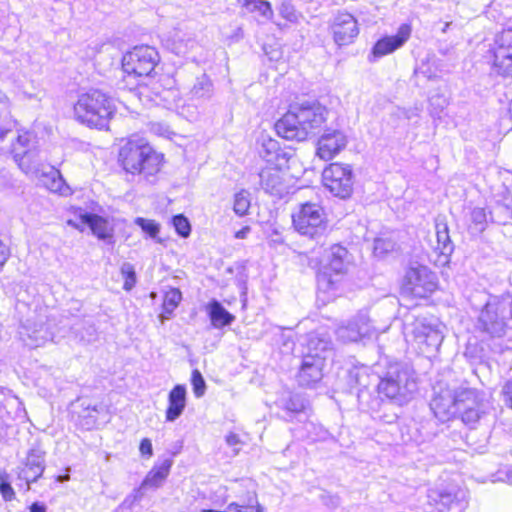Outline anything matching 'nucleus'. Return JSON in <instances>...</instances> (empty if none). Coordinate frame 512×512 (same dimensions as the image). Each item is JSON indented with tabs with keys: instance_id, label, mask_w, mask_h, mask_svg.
I'll return each instance as SVG.
<instances>
[{
	"instance_id": "1",
	"label": "nucleus",
	"mask_w": 512,
	"mask_h": 512,
	"mask_svg": "<svg viewBox=\"0 0 512 512\" xmlns=\"http://www.w3.org/2000/svg\"><path fill=\"white\" fill-rule=\"evenodd\" d=\"M328 110L317 101H305L291 105L290 109L275 123L278 136L298 142L315 136L325 123Z\"/></svg>"
},
{
	"instance_id": "2",
	"label": "nucleus",
	"mask_w": 512,
	"mask_h": 512,
	"mask_svg": "<svg viewBox=\"0 0 512 512\" xmlns=\"http://www.w3.org/2000/svg\"><path fill=\"white\" fill-rule=\"evenodd\" d=\"M119 162L127 173L143 175L148 179L160 171L163 155L156 152L144 139H130L120 149Z\"/></svg>"
},
{
	"instance_id": "3",
	"label": "nucleus",
	"mask_w": 512,
	"mask_h": 512,
	"mask_svg": "<svg viewBox=\"0 0 512 512\" xmlns=\"http://www.w3.org/2000/svg\"><path fill=\"white\" fill-rule=\"evenodd\" d=\"M378 393L398 406L410 402L418 390L415 371L407 364L391 365L377 385Z\"/></svg>"
},
{
	"instance_id": "4",
	"label": "nucleus",
	"mask_w": 512,
	"mask_h": 512,
	"mask_svg": "<svg viewBox=\"0 0 512 512\" xmlns=\"http://www.w3.org/2000/svg\"><path fill=\"white\" fill-rule=\"evenodd\" d=\"M115 112L113 100L100 90L93 89L79 96L74 105L78 121L97 129H107Z\"/></svg>"
},
{
	"instance_id": "5",
	"label": "nucleus",
	"mask_w": 512,
	"mask_h": 512,
	"mask_svg": "<svg viewBox=\"0 0 512 512\" xmlns=\"http://www.w3.org/2000/svg\"><path fill=\"white\" fill-rule=\"evenodd\" d=\"M352 257L348 250L340 245H332L325 253L324 262L317 275L319 290L324 292L332 291L347 274Z\"/></svg>"
},
{
	"instance_id": "6",
	"label": "nucleus",
	"mask_w": 512,
	"mask_h": 512,
	"mask_svg": "<svg viewBox=\"0 0 512 512\" xmlns=\"http://www.w3.org/2000/svg\"><path fill=\"white\" fill-rule=\"evenodd\" d=\"M510 298L490 297L480 311L476 329L494 338L505 335L507 319L510 318Z\"/></svg>"
},
{
	"instance_id": "7",
	"label": "nucleus",
	"mask_w": 512,
	"mask_h": 512,
	"mask_svg": "<svg viewBox=\"0 0 512 512\" xmlns=\"http://www.w3.org/2000/svg\"><path fill=\"white\" fill-rule=\"evenodd\" d=\"M11 154L18 167L27 175H38L43 168L40 150L35 137L24 132L12 143Z\"/></svg>"
},
{
	"instance_id": "8",
	"label": "nucleus",
	"mask_w": 512,
	"mask_h": 512,
	"mask_svg": "<svg viewBox=\"0 0 512 512\" xmlns=\"http://www.w3.org/2000/svg\"><path fill=\"white\" fill-rule=\"evenodd\" d=\"M413 341L417 349L427 357L434 356L444 339L442 325L434 319L417 318L412 323Z\"/></svg>"
},
{
	"instance_id": "9",
	"label": "nucleus",
	"mask_w": 512,
	"mask_h": 512,
	"mask_svg": "<svg viewBox=\"0 0 512 512\" xmlns=\"http://www.w3.org/2000/svg\"><path fill=\"white\" fill-rule=\"evenodd\" d=\"M159 62L157 50L150 46H137L122 59L123 71L129 76H150Z\"/></svg>"
},
{
	"instance_id": "10",
	"label": "nucleus",
	"mask_w": 512,
	"mask_h": 512,
	"mask_svg": "<svg viewBox=\"0 0 512 512\" xmlns=\"http://www.w3.org/2000/svg\"><path fill=\"white\" fill-rule=\"evenodd\" d=\"M293 225L302 235L318 239L326 230L323 208L315 203H305L293 215Z\"/></svg>"
},
{
	"instance_id": "11",
	"label": "nucleus",
	"mask_w": 512,
	"mask_h": 512,
	"mask_svg": "<svg viewBox=\"0 0 512 512\" xmlns=\"http://www.w3.org/2000/svg\"><path fill=\"white\" fill-rule=\"evenodd\" d=\"M484 406L483 396L479 391L468 387L458 388L457 416L464 424L474 427L485 414Z\"/></svg>"
},
{
	"instance_id": "12",
	"label": "nucleus",
	"mask_w": 512,
	"mask_h": 512,
	"mask_svg": "<svg viewBox=\"0 0 512 512\" xmlns=\"http://www.w3.org/2000/svg\"><path fill=\"white\" fill-rule=\"evenodd\" d=\"M324 186L335 196L345 199L353 190L352 169L348 165L332 163L322 174Z\"/></svg>"
},
{
	"instance_id": "13",
	"label": "nucleus",
	"mask_w": 512,
	"mask_h": 512,
	"mask_svg": "<svg viewBox=\"0 0 512 512\" xmlns=\"http://www.w3.org/2000/svg\"><path fill=\"white\" fill-rule=\"evenodd\" d=\"M434 394L430 402V408L436 418L445 422L457 416L456 401L458 388L437 383L433 388Z\"/></svg>"
},
{
	"instance_id": "14",
	"label": "nucleus",
	"mask_w": 512,
	"mask_h": 512,
	"mask_svg": "<svg viewBox=\"0 0 512 512\" xmlns=\"http://www.w3.org/2000/svg\"><path fill=\"white\" fill-rule=\"evenodd\" d=\"M437 288V277L428 267H410L404 278V289L415 297L425 298Z\"/></svg>"
},
{
	"instance_id": "15",
	"label": "nucleus",
	"mask_w": 512,
	"mask_h": 512,
	"mask_svg": "<svg viewBox=\"0 0 512 512\" xmlns=\"http://www.w3.org/2000/svg\"><path fill=\"white\" fill-rule=\"evenodd\" d=\"M492 52V68L504 77H512V29L496 35Z\"/></svg>"
},
{
	"instance_id": "16",
	"label": "nucleus",
	"mask_w": 512,
	"mask_h": 512,
	"mask_svg": "<svg viewBox=\"0 0 512 512\" xmlns=\"http://www.w3.org/2000/svg\"><path fill=\"white\" fill-rule=\"evenodd\" d=\"M260 186L265 193L282 198L289 193L290 180L278 168L266 167L259 173Z\"/></svg>"
},
{
	"instance_id": "17",
	"label": "nucleus",
	"mask_w": 512,
	"mask_h": 512,
	"mask_svg": "<svg viewBox=\"0 0 512 512\" xmlns=\"http://www.w3.org/2000/svg\"><path fill=\"white\" fill-rule=\"evenodd\" d=\"M348 140L344 132L337 129H326L317 141V155L325 161L333 159L347 146Z\"/></svg>"
},
{
	"instance_id": "18",
	"label": "nucleus",
	"mask_w": 512,
	"mask_h": 512,
	"mask_svg": "<svg viewBox=\"0 0 512 512\" xmlns=\"http://www.w3.org/2000/svg\"><path fill=\"white\" fill-rule=\"evenodd\" d=\"M331 29L334 41L339 46L352 43L359 34L357 20L349 13H338L335 15Z\"/></svg>"
},
{
	"instance_id": "19",
	"label": "nucleus",
	"mask_w": 512,
	"mask_h": 512,
	"mask_svg": "<svg viewBox=\"0 0 512 512\" xmlns=\"http://www.w3.org/2000/svg\"><path fill=\"white\" fill-rule=\"evenodd\" d=\"M463 498L464 492L456 487L434 488L428 492L429 504L439 512H447L454 507L461 508Z\"/></svg>"
},
{
	"instance_id": "20",
	"label": "nucleus",
	"mask_w": 512,
	"mask_h": 512,
	"mask_svg": "<svg viewBox=\"0 0 512 512\" xmlns=\"http://www.w3.org/2000/svg\"><path fill=\"white\" fill-rule=\"evenodd\" d=\"M325 359V355H304L297 374L298 383L304 387L318 383L323 377Z\"/></svg>"
},
{
	"instance_id": "21",
	"label": "nucleus",
	"mask_w": 512,
	"mask_h": 512,
	"mask_svg": "<svg viewBox=\"0 0 512 512\" xmlns=\"http://www.w3.org/2000/svg\"><path fill=\"white\" fill-rule=\"evenodd\" d=\"M412 28L409 24H402L397 34L394 36H385L379 39L372 48V54L376 58L388 55L402 47L410 38Z\"/></svg>"
},
{
	"instance_id": "22",
	"label": "nucleus",
	"mask_w": 512,
	"mask_h": 512,
	"mask_svg": "<svg viewBox=\"0 0 512 512\" xmlns=\"http://www.w3.org/2000/svg\"><path fill=\"white\" fill-rule=\"evenodd\" d=\"M173 461L165 459L160 464H156L146 475L140 487L134 490V500H140L144 495V490L151 488L157 489L163 485L170 473Z\"/></svg>"
},
{
	"instance_id": "23",
	"label": "nucleus",
	"mask_w": 512,
	"mask_h": 512,
	"mask_svg": "<svg viewBox=\"0 0 512 512\" xmlns=\"http://www.w3.org/2000/svg\"><path fill=\"white\" fill-rule=\"evenodd\" d=\"M44 453L38 449H32L26 458L25 466L20 470L19 477L30 484L36 482L43 474Z\"/></svg>"
},
{
	"instance_id": "24",
	"label": "nucleus",
	"mask_w": 512,
	"mask_h": 512,
	"mask_svg": "<svg viewBox=\"0 0 512 512\" xmlns=\"http://www.w3.org/2000/svg\"><path fill=\"white\" fill-rule=\"evenodd\" d=\"M368 317L364 314L358 315L346 326H341L337 330L338 337L344 342H355L366 336L370 332Z\"/></svg>"
},
{
	"instance_id": "25",
	"label": "nucleus",
	"mask_w": 512,
	"mask_h": 512,
	"mask_svg": "<svg viewBox=\"0 0 512 512\" xmlns=\"http://www.w3.org/2000/svg\"><path fill=\"white\" fill-rule=\"evenodd\" d=\"M435 229L437 238L435 250L439 253L437 262L444 266L449 262V257L454 251V245L450 239L446 222L437 219Z\"/></svg>"
},
{
	"instance_id": "26",
	"label": "nucleus",
	"mask_w": 512,
	"mask_h": 512,
	"mask_svg": "<svg viewBox=\"0 0 512 512\" xmlns=\"http://www.w3.org/2000/svg\"><path fill=\"white\" fill-rule=\"evenodd\" d=\"M166 420L173 422L180 417L186 406V388L183 385H176L169 393Z\"/></svg>"
},
{
	"instance_id": "27",
	"label": "nucleus",
	"mask_w": 512,
	"mask_h": 512,
	"mask_svg": "<svg viewBox=\"0 0 512 512\" xmlns=\"http://www.w3.org/2000/svg\"><path fill=\"white\" fill-rule=\"evenodd\" d=\"M206 311L210 318L211 325L216 329L228 326L235 320V316L226 310L216 299H213L208 303Z\"/></svg>"
},
{
	"instance_id": "28",
	"label": "nucleus",
	"mask_w": 512,
	"mask_h": 512,
	"mask_svg": "<svg viewBox=\"0 0 512 512\" xmlns=\"http://www.w3.org/2000/svg\"><path fill=\"white\" fill-rule=\"evenodd\" d=\"M82 222L88 225L92 233L101 240L111 242L113 238V229L108 221L96 214L85 213L81 216Z\"/></svg>"
},
{
	"instance_id": "29",
	"label": "nucleus",
	"mask_w": 512,
	"mask_h": 512,
	"mask_svg": "<svg viewBox=\"0 0 512 512\" xmlns=\"http://www.w3.org/2000/svg\"><path fill=\"white\" fill-rule=\"evenodd\" d=\"M306 347L305 355H325L331 347V340L326 334L311 332L306 336Z\"/></svg>"
},
{
	"instance_id": "30",
	"label": "nucleus",
	"mask_w": 512,
	"mask_h": 512,
	"mask_svg": "<svg viewBox=\"0 0 512 512\" xmlns=\"http://www.w3.org/2000/svg\"><path fill=\"white\" fill-rule=\"evenodd\" d=\"M213 92V83L206 74H202L201 76L197 77L195 83L190 89V95L192 99H210L213 95Z\"/></svg>"
},
{
	"instance_id": "31",
	"label": "nucleus",
	"mask_w": 512,
	"mask_h": 512,
	"mask_svg": "<svg viewBox=\"0 0 512 512\" xmlns=\"http://www.w3.org/2000/svg\"><path fill=\"white\" fill-rule=\"evenodd\" d=\"M226 510L227 512H263L255 495L249 496L247 502L230 503Z\"/></svg>"
},
{
	"instance_id": "32",
	"label": "nucleus",
	"mask_w": 512,
	"mask_h": 512,
	"mask_svg": "<svg viewBox=\"0 0 512 512\" xmlns=\"http://www.w3.org/2000/svg\"><path fill=\"white\" fill-rule=\"evenodd\" d=\"M279 142L272 138L263 139L259 150L260 156L266 161H274L275 153L279 151Z\"/></svg>"
},
{
	"instance_id": "33",
	"label": "nucleus",
	"mask_w": 512,
	"mask_h": 512,
	"mask_svg": "<svg viewBox=\"0 0 512 512\" xmlns=\"http://www.w3.org/2000/svg\"><path fill=\"white\" fill-rule=\"evenodd\" d=\"M250 208L249 193L242 190L235 194L233 210L238 216H244L247 214Z\"/></svg>"
},
{
	"instance_id": "34",
	"label": "nucleus",
	"mask_w": 512,
	"mask_h": 512,
	"mask_svg": "<svg viewBox=\"0 0 512 512\" xmlns=\"http://www.w3.org/2000/svg\"><path fill=\"white\" fill-rule=\"evenodd\" d=\"M121 275L124 278L123 288L130 291L136 284V272L134 266L129 262H124L120 268Z\"/></svg>"
},
{
	"instance_id": "35",
	"label": "nucleus",
	"mask_w": 512,
	"mask_h": 512,
	"mask_svg": "<svg viewBox=\"0 0 512 512\" xmlns=\"http://www.w3.org/2000/svg\"><path fill=\"white\" fill-rule=\"evenodd\" d=\"M447 99L440 94L434 95L430 98V115L433 118H441L444 109L447 107Z\"/></svg>"
},
{
	"instance_id": "36",
	"label": "nucleus",
	"mask_w": 512,
	"mask_h": 512,
	"mask_svg": "<svg viewBox=\"0 0 512 512\" xmlns=\"http://www.w3.org/2000/svg\"><path fill=\"white\" fill-rule=\"evenodd\" d=\"M135 224L138 225L145 233H147L152 238H155L159 233V224L154 220L137 217L135 219Z\"/></svg>"
},
{
	"instance_id": "37",
	"label": "nucleus",
	"mask_w": 512,
	"mask_h": 512,
	"mask_svg": "<svg viewBox=\"0 0 512 512\" xmlns=\"http://www.w3.org/2000/svg\"><path fill=\"white\" fill-rule=\"evenodd\" d=\"M283 408L289 413L298 414L304 410L305 405L300 396L291 395L284 401Z\"/></svg>"
},
{
	"instance_id": "38",
	"label": "nucleus",
	"mask_w": 512,
	"mask_h": 512,
	"mask_svg": "<svg viewBox=\"0 0 512 512\" xmlns=\"http://www.w3.org/2000/svg\"><path fill=\"white\" fill-rule=\"evenodd\" d=\"M395 243L389 239L377 238L374 241V255L377 257H383L390 251H393Z\"/></svg>"
},
{
	"instance_id": "39",
	"label": "nucleus",
	"mask_w": 512,
	"mask_h": 512,
	"mask_svg": "<svg viewBox=\"0 0 512 512\" xmlns=\"http://www.w3.org/2000/svg\"><path fill=\"white\" fill-rule=\"evenodd\" d=\"M182 300L181 291L177 288H171L165 293L163 306H167L169 310L176 309Z\"/></svg>"
},
{
	"instance_id": "40",
	"label": "nucleus",
	"mask_w": 512,
	"mask_h": 512,
	"mask_svg": "<svg viewBox=\"0 0 512 512\" xmlns=\"http://www.w3.org/2000/svg\"><path fill=\"white\" fill-rule=\"evenodd\" d=\"M173 225L177 233L182 237L189 236L191 232V226L188 219L183 215H176L173 217Z\"/></svg>"
},
{
	"instance_id": "41",
	"label": "nucleus",
	"mask_w": 512,
	"mask_h": 512,
	"mask_svg": "<svg viewBox=\"0 0 512 512\" xmlns=\"http://www.w3.org/2000/svg\"><path fill=\"white\" fill-rule=\"evenodd\" d=\"M192 385L196 397H202L205 393L206 384L202 374L198 370L192 372Z\"/></svg>"
},
{
	"instance_id": "42",
	"label": "nucleus",
	"mask_w": 512,
	"mask_h": 512,
	"mask_svg": "<svg viewBox=\"0 0 512 512\" xmlns=\"http://www.w3.org/2000/svg\"><path fill=\"white\" fill-rule=\"evenodd\" d=\"M15 127L16 121L9 114L0 115V140H4Z\"/></svg>"
},
{
	"instance_id": "43",
	"label": "nucleus",
	"mask_w": 512,
	"mask_h": 512,
	"mask_svg": "<svg viewBox=\"0 0 512 512\" xmlns=\"http://www.w3.org/2000/svg\"><path fill=\"white\" fill-rule=\"evenodd\" d=\"M280 15L289 22H297L298 14L294 6L289 1H284L279 7Z\"/></svg>"
},
{
	"instance_id": "44",
	"label": "nucleus",
	"mask_w": 512,
	"mask_h": 512,
	"mask_svg": "<svg viewBox=\"0 0 512 512\" xmlns=\"http://www.w3.org/2000/svg\"><path fill=\"white\" fill-rule=\"evenodd\" d=\"M472 222L478 226V230L482 231L487 221V216L484 208L476 207L471 212Z\"/></svg>"
},
{
	"instance_id": "45",
	"label": "nucleus",
	"mask_w": 512,
	"mask_h": 512,
	"mask_svg": "<svg viewBox=\"0 0 512 512\" xmlns=\"http://www.w3.org/2000/svg\"><path fill=\"white\" fill-rule=\"evenodd\" d=\"M250 4H253V10L258 11L262 16L269 18L272 16L273 11L270 3L263 0H250Z\"/></svg>"
},
{
	"instance_id": "46",
	"label": "nucleus",
	"mask_w": 512,
	"mask_h": 512,
	"mask_svg": "<svg viewBox=\"0 0 512 512\" xmlns=\"http://www.w3.org/2000/svg\"><path fill=\"white\" fill-rule=\"evenodd\" d=\"M290 159V154L281 148H279V151L275 153V160L269 161L271 165H274V168L280 169L282 166L286 165L288 160Z\"/></svg>"
},
{
	"instance_id": "47",
	"label": "nucleus",
	"mask_w": 512,
	"mask_h": 512,
	"mask_svg": "<svg viewBox=\"0 0 512 512\" xmlns=\"http://www.w3.org/2000/svg\"><path fill=\"white\" fill-rule=\"evenodd\" d=\"M49 175L51 177V184L49 185V189L53 192H60L63 185V180L61 179L59 172L51 168Z\"/></svg>"
},
{
	"instance_id": "48",
	"label": "nucleus",
	"mask_w": 512,
	"mask_h": 512,
	"mask_svg": "<svg viewBox=\"0 0 512 512\" xmlns=\"http://www.w3.org/2000/svg\"><path fill=\"white\" fill-rule=\"evenodd\" d=\"M502 396L505 404L512 408V379L508 380L502 387Z\"/></svg>"
},
{
	"instance_id": "49",
	"label": "nucleus",
	"mask_w": 512,
	"mask_h": 512,
	"mask_svg": "<svg viewBox=\"0 0 512 512\" xmlns=\"http://www.w3.org/2000/svg\"><path fill=\"white\" fill-rule=\"evenodd\" d=\"M139 451L142 456L150 458L153 455V448L151 440L148 438H144L140 442Z\"/></svg>"
},
{
	"instance_id": "50",
	"label": "nucleus",
	"mask_w": 512,
	"mask_h": 512,
	"mask_svg": "<svg viewBox=\"0 0 512 512\" xmlns=\"http://www.w3.org/2000/svg\"><path fill=\"white\" fill-rule=\"evenodd\" d=\"M0 491L5 500H11L15 495L13 488L7 482H1Z\"/></svg>"
},
{
	"instance_id": "51",
	"label": "nucleus",
	"mask_w": 512,
	"mask_h": 512,
	"mask_svg": "<svg viewBox=\"0 0 512 512\" xmlns=\"http://www.w3.org/2000/svg\"><path fill=\"white\" fill-rule=\"evenodd\" d=\"M226 443L229 445V446H234L238 443H240V438L237 434L235 433H230L226 436Z\"/></svg>"
},
{
	"instance_id": "52",
	"label": "nucleus",
	"mask_w": 512,
	"mask_h": 512,
	"mask_svg": "<svg viewBox=\"0 0 512 512\" xmlns=\"http://www.w3.org/2000/svg\"><path fill=\"white\" fill-rule=\"evenodd\" d=\"M24 94L28 99H36V100H41L44 96V92L42 90H38L34 93L24 91Z\"/></svg>"
},
{
	"instance_id": "53",
	"label": "nucleus",
	"mask_w": 512,
	"mask_h": 512,
	"mask_svg": "<svg viewBox=\"0 0 512 512\" xmlns=\"http://www.w3.org/2000/svg\"><path fill=\"white\" fill-rule=\"evenodd\" d=\"M162 313L160 314V320L164 323L165 320L169 319L175 309L169 310L167 306L162 305Z\"/></svg>"
},
{
	"instance_id": "54",
	"label": "nucleus",
	"mask_w": 512,
	"mask_h": 512,
	"mask_svg": "<svg viewBox=\"0 0 512 512\" xmlns=\"http://www.w3.org/2000/svg\"><path fill=\"white\" fill-rule=\"evenodd\" d=\"M379 418L385 422V423H393L397 420L398 416L396 413H392V414H385V415H382V416H379Z\"/></svg>"
},
{
	"instance_id": "55",
	"label": "nucleus",
	"mask_w": 512,
	"mask_h": 512,
	"mask_svg": "<svg viewBox=\"0 0 512 512\" xmlns=\"http://www.w3.org/2000/svg\"><path fill=\"white\" fill-rule=\"evenodd\" d=\"M30 512H46V506L42 503L35 502L30 506Z\"/></svg>"
},
{
	"instance_id": "56",
	"label": "nucleus",
	"mask_w": 512,
	"mask_h": 512,
	"mask_svg": "<svg viewBox=\"0 0 512 512\" xmlns=\"http://www.w3.org/2000/svg\"><path fill=\"white\" fill-rule=\"evenodd\" d=\"M249 231H250L249 227H244L243 229L239 230L236 233L235 237L238 238V239H244Z\"/></svg>"
},
{
	"instance_id": "57",
	"label": "nucleus",
	"mask_w": 512,
	"mask_h": 512,
	"mask_svg": "<svg viewBox=\"0 0 512 512\" xmlns=\"http://www.w3.org/2000/svg\"><path fill=\"white\" fill-rule=\"evenodd\" d=\"M418 115H419V110L417 108L409 110L405 113V117L407 119H411L413 116H418Z\"/></svg>"
},
{
	"instance_id": "58",
	"label": "nucleus",
	"mask_w": 512,
	"mask_h": 512,
	"mask_svg": "<svg viewBox=\"0 0 512 512\" xmlns=\"http://www.w3.org/2000/svg\"><path fill=\"white\" fill-rule=\"evenodd\" d=\"M70 479V475L67 473V474H64V475H59L57 476L56 480L57 482H60V483H63L65 481H68Z\"/></svg>"
},
{
	"instance_id": "59",
	"label": "nucleus",
	"mask_w": 512,
	"mask_h": 512,
	"mask_svg": "<svg viewBox=\"0 0 512 512\" xmlns=\"http://www.w3.org/2000/svg\"><path fill=\"white\" fill-rule=\"evenodd\" d=\"M7 99L8 98L6 94L2 90H0V102H5Z\"/></svg>"
},
{
	"instance_id": "60",
	"label": "nucleus",
	"mask_w": 512,
	"mask_h": 512,
	"mask_svg": "<svg viewBox=\"0 0 512 512\" xmlns=\"http://www.w3.org/2000/svg\"><path fill=\"white\" fill-rule=\"evenodd\" d=\"M202 512H227V510H225V511H217V510H213V509H207V510H202Z\"/></svg>"
},
{
	"instance_id": "61",
	"label": "nucleus",
	"mask_w": 512,
	"mask_h": 512,
	"mask_svg": "<svg viewBox=\"0 0 512 512\" xmlns=\"http://www.w3.org/2000/svg\"><path fill=\"white\" fill-rule=\"evenodd\" d=\"M510 319H512V299H510Z\"/></svg>"
},
{
	"instance_id": "62",
	"label": "nucleus",
	"mask_w": 512,
	"mask_h": 512,
	"mask_svg": "<svg viewBox=\"0 0 512 512\" xmlns=\"http://www.w3.org/2000/svg\"><path fill=\"white\" fill-rule=\"evenodd\" d=\"M40 339L42 340V342H44L45 340H47V336H46V335H42V336L40 337Z\"/></svg>"
},
{
	"instance_id": "63",
	"label": "nucleus",
	"mask_w": 512,
	"mask_h": 512,
	"mask_svg": "<svg viewBox=\"0 0 512 512\" xmlns=\"http://www.w3.org/2000/svg\"><path fill=\"white\" fill-rule=\"evenodd\" d=\"M244 5L248 7L250 5V0H245Z\"/></svg>"
},
{
	"instance_id": "64",
	"label": "nucleus",
	"mask_w": 512,
	"mask_h": 512,
	"mask_svg": "<svg viewBox=\"0 0 512 512\" xmlns=\"http://www.w3.org/2000/svg\"><path fill=\"white\" fill-rule=\"evenodd\" d=\"M150 296H151L152 298H155V297H156V293H155V292H151Z\"/></svg>"
}]
</instances>
